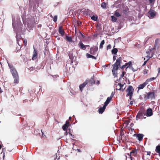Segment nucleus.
<instances>
[{
	"mask_svg": "<svg viewBox=\"0 0 160 160\" xmlns=\"http://www.w3.org/2000/svg\"><path fill=\"white\" fill-rule=\"evenodd\" d=\"M122 60L121 57H119L116 61V62L112 65L113 67L112 72L114 74L118 69L119 67L120 66V63Z\"/></svg>",
	"mask_w": 160,
	"mask_h": 160,
	"instance_id": "nucleus-1",
	"label": "nucleus"
},
{
	"mask_svg": "<svg viewBox=\"0 0 160 160\" xmlns=\"http://www.w3.org/2000/svg\"><path fill=\"white\" fill-rule=\"evenodd\" d=\"M144 97L145 100L150 99H152L155 98V93L154 92H149L147 93V95L144 94Z\"/></svg>",
	"mask_w": 160,
	"mask_h": 160,
	"instance_id": "nucleus-2",
	"label": "nucleus"
},
{
	"mask_svg": "<svg viewBox=\"0 0 160 160\" xmlns=\"http://www.w3.org/2000/svg\"><path fill=\"white\" fill-rule=\"evenodd\" d=\"M134 91V89L132 87L129 85L126 90V92H127L126 96H128V95H130V96L133 95Z\"/></svg>",
	"mask_w": 160,
	"mask_h": 160,
	"instance_id": "nucleus-3",
	"label": "nucleus"
},
{
	"mask_svg": "<svg viewBox=\"0 0 160 160\" xmlns=\"http://www.w3.org/2000/svg\"><path fill=\"white\" fill-rule=\"evenodd\" d=\"M98 50V47L97 46H93L90 48L89 52L90 53L93 55H95Z\"/></svg>",
	"mask_w": 160,
	"mask_h": 160,
	"instance_id": "nucleus-4",
	"label": "nucleus"
},
{
	"mask_svg": "<svg viewBox=\"0 0 160 160\" xmlns=\"http://www.w3.org/2000/svg\"><path fill=\"white\" fill-rule=\"evenodd\" d=\"M124 86V84H121V83H118L116 84V89L117 90H121L122 91H123L125 88H123V87Z\"/></svg>",
	"mask_w": 160,
	"mask_h": 160,
	"instance_id": "nucleus-5",
	"label": "nucleus"
},
{
	"mask_svg": "<svg viewBox=\"0 0 160 160\" xmlns=\"http://www.w3.org/2000/svg\"><path fill=\"white\" fill-rule=\"evenodd\" d=\"M143 115H145V114L143 112H139L136 116V120L142 119L143 118Z\"/></svg>",
	"mask_w": 160,
	"mask_h": 160,
	"instance_id": "nucleus-6",
	"label": "nucleus"
},
{
	"mask_svg": "<svg viewBox=\"0 0 160 160\" xmlns=\"http://www.w3.org/2000/svg\"><path fill=\"white\" fill-rule=\"evenodd\" d=\"M133 136H136L137 138H138V140L141 141L142 140L143 138L144 135L142 134L138 133L137 134H135L133 135Z\"/></svg>",
	"mask_w": 160,
	"mask_h": 160,
	"instance_id": "nucleus-7",
	"label": "nucleus"
},
{
	"mask_svg": "<svg viewBox=\"0 0 160 160\" xmlns=\"http://www.w3.org/2000/svg\"><path fill=\"white\" fill-rule=\"evenodd\" d=\"M34 51L33 53V55L32 58V60H34L36 59L38 56V52L35 49L34 47Z\"/></svg>",
	"mask_w": 160,
	"mask_h": 160,
	"instance_id": "nucleus-8",
	"label": "nucleus"
},
{
	"mask_svg": "<svg viewBox=\"0 0 160 160\" xmlns=\"http://www.w3.org/2000/svg\"><path fill=\"white\" fill-rule=\"evenodd\" d=\"M11 72L13 77L18 76L17 71L15 68L11 70Z\"/></svg>",
	"mask_w": 160,
	"mask_h": 160,
	"instance_id": "nucleus-9",
	"label": "nucleus"
},
{
	"mask_svg": "<svg viewBox=\"0 0 160 160\" xmlns=\"http://www.w3.org/2000/svg\"><path fill=\"white\" fill-rule=\"evenodd\" d=\"M86 82H87L89 86L92 85L93 84L95 83V81L93 78H92L89 80H86Z\"/></svg>",
	"mask_w": 160,
	"mask_h": 160,
	"instance_id": "nucleus-10",
	"label": "nucleus"
},
{
	"mask_svg": "<svg viewBox=\"0 0 160 160\" xmlns=\"http://www.w3.org/2000/svg\"><path fill=\"white\" fill-rule=\"evenodd\" d=\"M147 116L148 117L151 116L153 114L151 108H149L147 110Z\"/></svg>",
	"mask_w": 160,
	"mask_h": 160,
	"instance_id": "nucleus-11",
	"label": "nucleus"
},
{
	"mask_svg": "<svg viewBox=\"0 0 160 160\" xmlns=\"http://www.w3.org/2000/svg\"><path fill=\"white\" fill-rule=\"evenodd\" d=\"M112 98V96H110V97H108L105 102L104 103V105L106 106H107L108 105L110 101H111Z\"/></svg>",
	"mask_w": 160,
	"mask_h": 160,
	"instance_id": "nucleus-12",
	"label": "nucleus"
},
{
	"mask_svg": "<svg viewBox=\"0 0 160 160\" xmlns=\"http://www.w3.org/2000/svg\"><path fill=\"white\" fill-rule=\"evenodd\" d=\"M58 32L62 36H63L64 35L65 32L62 29V26L59 27Z\"/></svg>",
	"mask_w": 160,
	"mask_h": 160,
	"instance_id": "nucleus-13",
	"label": "nucleus"
},
{
	"mask_svg": "<svg viewBox=\"0 0 160 160\" xmlns=\"http://www.w3.org/2000/svg\"><path fill=\"white\" fill-rule=\"evenodd\" d=\"M79 47L80 48L83 50H86L85 48V45H84L82 42H80L78 44Z\"/></svg>",
	"mask_w": 160,
	"mask_h": 160,
	"instance_id": "nucleus-14",
	"label": "nucleus"
},
{
	"mask_svg": "<svg viewBox=\"0 0 160 160\" xmlns=\"http://www.w3.org/2000/svg\"><path fill=\"white\" fill-rule=\"evenodd\" d=\"M148 84L145 81V82H144L143 83L140 84L138 86V88L139 90L141 89H143L145 86H146Z\"/></svg>",
	"mask_w": 160,
	"mask_h": 160,
	"instance_id": "nucleus-15",
	"label": "nucleus"
},
{
	"mask_svg": "<svg viewBox=\"0 0 160 160\" xmlns=\"http://www.w3.org/2000/svg\"><path fill=\"white\" fill-rule=\"evenodd\" d=\"M87 84V82L86 81L84 82L82 84H80L79 85L80 90L81 92H82V91L83 88Z\"/></svg>",
	"mask_w": 160,
	"mask_h": 160,
	"instance_id": "nucleus-16",
	"label": "nucleus"
},
{
	"mask_svg": "<svg viewBox=\"0 0 160 160\" xmlns=\"http://www.w3.org/2000/svg\"><path fill=\"white\" fill-rule=\"evenodd\" d=\"M106 107V106L104 105L102 108H100L98 109L99 113L101 114L102 113L105 111Z\"/></svg>",
	"mask_w": 160,
	"mask_h": 160,
	"instance_id": "nucleus-17",
	"label": "nucleus"
},
{
	"mask_svg": "<svg viewBox=\"0 0 160 160\" xmlns=\"http://www.w3.org/2000/svg\"><path fill=\"white\" fill-rule=\"evenodd\" d=\"M155 151L158 154L160 157V145H158L156 147Z\"/></svg>",
	"mask_w": 160,
	"mask_h": 160,
	"instance_id": "nucleus-18",
	"label": "nucleus"
},
{
	"mask_svg": "<svg viewBox=\"0 0 160 160\" xmlns=\"http://www.w3.org/2000/svg\"><path fill=\"white\" fill-rule=\"evenodd\" d=\"M149 13L150 16L152 18H153L154 16H155L156 15L155 11H154L153 10H150L149 12Z\"/></svg>",
	"mask_w": 160,
	"mask_h": 160,
	"instance_id": "nucleus-19",
	"label": "nucleus"
},
{
	"mask_svg": "<svg viewBox=\"0 0 160 160\" xmlns=\"http://www.w3.org/2000/svg\"><path fill=\"white\" fill-rule=\"evenodd\" d=\"M13 78H14V83L15 84L18 83L19 82V76L13 77Z\"/></svg>",
	"mask_w": 160,
	"mask_h": 160,
	"instance_id": "nucleus-20",
	"label": "nucleus"
},
{
	"mask_svg": "<svg viewBox=\"0 0 160 160\" xmlns=\"http://www.w3.org/2000/svg\"><path fill=\"white\" fill-rule=\"evenodd\" d=\"M156 78L154 77L151 78L147 79L145 81L146 82L147 84H148L149 82L154 80L156 79Z\"/></svg>",
	"mask_w": 160,
	"mask_h": 160,
	"instance_id": "nucleus-21",
	"label": "nucleus"
},
{
	"mask_svg": "<svg viewBox=\"0 0 160 160\" xmlns=\"http://www.w3.org/2000/svg\"><path fill=\"white\" fill-rule=\"evenodd\" d=\"M86 56H87V57L88 58H92V59H96V58L95 57H94L91 54H90L88 53H87L86 54Z\"/></svg>",
	"mask_w": 160,
	"mask_h": 160,
	"instance_id": "nucleus-22",
	"label": "nucleus"
},
{
	"mask_svg": "<svg viewBox=\"0 0 160 160\" xmlns=\"http://www.w3.org/2000/svg\"><path fill=\"white\" fill-rule=\"evenodd\" d=\"M137 154V152L135 150H132L130 152L131 155L135 156Z\"/></svg>",
	"mask_w": 160,
	"mask_h": 160,
	"instance_id": "nucleus-23",
	"label": "nucleus"
},
{
	"mask_svg": "<svg viewBox=\"0 0 160 160\" xmlns=\"http://www.w3.org/2000/svg\"><path fill=\"white\" fill-rule=\"evenodd\" d=\"M7 63H8V66L10 69V70H11L15 68L12 64H11L10 63H9L8 61H7Z\"/></svg>",
	"mask_w": 160,
	"mask_h": 160,
	"instance_id": "nucleus-24",
	"label": "nucleus"
},
{
	"mask_svg": "<svg viewBox=\"0 0 160 160\" xmlns=\"http://www.w3.org/2000/svg\"><path fill=\"white\" fill-rule=\"evenodd\" d=\"M68 128V126L64 124L62 127V129L64 131H67V129Z\"/></svg>",
	"mask_w": 160,
	"mask_h": 160,
	"instance_id": "nucleus-25",
	"label": "nucleus"
},
{
	"mask_svg": "<svg viewBox=\"0 0 160 160\" xmlns=\"http://www.w3.org/2000/svg\"><path fill=\"white\" fill-rule=\"evenodd\" d=\"M118 51V49L116 48H113L112 50V54H116Z\"/></svg>",
	"mask_w": 160,
	"mask_h": 160,
	"instance_id": "nucleus-26",
	"label": "nucleus"
},
{
	"mask_svg": "<svg viewBox=\"0 0 160 160\" xmlns=\"http://www.w3.org/2000/svg\"><path fill=\"white\" fill-rule=\"evenodd\" d=\"M105 43V41L104 40H102L101 42L100 43V46H99V48H103V46Z\"/></svg>",
	"mask_w": 160,
	"mask_h": 160,
	"instance_id": "nucleus-27",
	"label": "nucleus"
},
{
	"mask_svg": "<svg viewBox=\"0 0 160 160\" xmlns=\"http://www.w3.org/2000/svg\"><path fill=\"white\" fill-rule=\"evenodd\" d=\"M101 7L103 9L106 8V3L105 2H103L101 4Z\"/></svg>",
	"mask_w": 160,
	"mask_h": 160,
	"instance_id": "nucleus-28",
	"label": "nucleus"
},
{
	"mask_svg": "<svg viewBox=\"0 0 160 160\" xmlns=\"http://www.w3.org/2000/svg\"><path fill=\"white\" fill-rule=\"evenodd\" d=\"M91 18L92 20L94 21H97L98 19V18L97 16L93 15L91 17Z\"/></svg>",
	"mask_w": 160,
	"mask_h": 160,
	"instance_id": "nucleus-29",
	"label": "nucleus"
},
{
	"mask_svg": "<svg viewBox=\"0 0 160 160\" xmlns=\"http://www.w3.org/2000/svg\"><path fill=\"white\" fill-rule=\"evenodd\" d=\"M114 15L117 17H119L121 16V14L118 11V10H116L115 12Z\"/></svg>",
	"mask_w": 160,
	"mask_h": 160,
	"instance_id": "nucleus-30",
	"label": "nucleus"
},
{
	"mask_svg": "<svg viewBox=\"0 0 160 160\" xmlns=\"http://www.w3.org/2000/svg\"><path fill=\"white\" fill-rule=\"evenodd\" d=\"M125 65L127 66H128L126 68V69L128 67L132 65V62L131 61H129L128 63H125Z\"/></svg>",
	"mask_w": 160,
	"mask_h": 160,
	"instance_id": "nucleus-31",
	"label": "nucleus"
},
{
	"mask_svg": "<svg viewBox=\"0 0 160 160\" xmlns=\"http://www.w3.org/2000/svg\"><path fill=\"white\" fill-rule=\"evenodd\" d=\"M67 40L69 42H72V39L71 37L66 36Z\"/></svg>",
	"mask_w": 160,
	"mask_h": 160,
	"instance_id": "nucleus-32",
	"label": "nucleus"
},
{
	"mask_svg": "<svg viewBox=\"0 0 160 160\" xmlns=\"http://www.w3.org/2000/svg\"><path fill=\"white\" fill-rule=\"evenodd\" d=\"M28 69L30 71H33L35 69V68L34 67H30L29 68H28Z\"/></svg>",
	"mask_w": 160,
	"mask_h": 160,
	"instance_id": "nucleus-33",
	"label": "nucleus"
},
{
	"mask_svg": "<svg viewBox=\"0 0 160 160\" xmlns=\"http://www.w3.org/2000/svg\"><path fill=\"white\" fill-rule=\"evenodd\" d=\"M111 17L112 21H116L117 20V18L113 16H112Z\"/></svg>",
	"mask_w": 160,
	"mask_h": 160,
	"instance_id": "nucleus-34",
	"label": "nucleus"
},
{
	"mask_svg": "<svg viewBox=\"0 0 160 160\" xmlns=\"http://www.w3.org/2000/svg\"><path fill=\"white\" fill-rule=\"evenodd\" d=\"M53 20L55 22H56L57 21V16H54V17L53 18Z\"/></svg>",
	"mask_w": 160,
	"mask_h": 160,
	"instance_id": "nucleus-35",
	"label": "nucleus"
},
{
	"mask_svg": "<svg viewBox=\"0 0 160 160\" xmlns=\"http://www.w3.org/2000/svg\"><path fill=\"white\" fill-rule=\"evenodd\" d=\"M111 46L110 44H109L107 46V50L110 49L111 48Z\"/></svg>",
	"mask_w": 160,
	"mask_h": 160,
	"instance_id": "nucleus-36",
	"label": "nucleus"
},
{
	"mask_svg": "<svg viewBox=\"0 0 160 160\" xmlns=\"http://www.w3.org/2000/svg\"><path fill=\"white\" fill-rule=\"evenodd\" d=\"M151 58V57H149V58H148V59H147L146 61H144V63H143V64L142 66L145 65H146V63H147V61H148V60H149V59L150 58Z\"/></svg>",
	"mask_w": 160,
	"mask_h": 160,
	"instance_id": "nucleus-37",
	"label": "nucleus"
},
{
	"mask_svg": "<svg viewBox=\"0 0 160 160\" xmlns=\"http://www.w3.org/2000/svg\"><path fill=\"white\" fill-rule=\"evenodd\" d=\"M148 70L146 69H144L143 71V73L144 74H146L148 73Z\"/></svg>",
	"mask_w": 160,
	"mask_h": 160,
	"instance_id": "nucleus-38",
	"label": "nucleus"
},
{
	"mask_svg": "<svg viewBox=\"0 0 160 160\" xmlns=\"http://www.w3.org/2000/svg\"><path fill=\"white\" fill-rule=\"evenodd\" d=\"M65 124L67 126H68V127H69V126L70 125L69 122L68 120L67 121H66V123Z\"/></svg>",
	"mask_w": 160,
	"mask_h": 160,
	"instance_id": "nucleus-39",
	"label": "nucleus"
},
{
	"mask_svg": "<svg viewBox=\"0 0 160 160\" xmlns=\"http://www.w3.org/2000/svg\"><path fill=\"white\" fill-rule=\"evenodd\" d=\"M126 72H125L123 71L122 72V74L121 75V77L122 78L124 77V74H125Z\"/></svg>",
	"mask_w": 160,
	"mask_h": 160,
	"instance_id": "nucleus-40",
	"label": "nucleus"
},
{
	"mask_svg": "<svg viewBox=\"0 0 160 160\" xmlns=\"http://www.w3.org/2000/svg\"><path fill=\"white\" fill-rule=\"evenodd\" d=\"M23 42L24 44V45L25 46H26L27 44V41L26 40H24L23 41Z\"/></svg>",
	"mask_w": 160,
	"mask_h": 160,
	"instance_id": "nucleus-41",
	"label": "nucleus"
},
{
	"mask_svg": "<svg viewBox=\"0 0 160 160\" xmlns=\"http://www.w3.org/2000/svg\"><path fill=\"white\" fill-rule=\"evenodd\" d=\"M128 102L130 103V104L132 105L133 104V101H129V100H128Z\"/></svg>",
	"mask_w": 160,
	"mask_h": 160,
	"instance_id": "nucleus-42",
	"label": "nucleus"
},
{
	"mask_svg": "<svg viewBox=\"0 0 160 160\" xmlns=\"http://www.w3.org/2000/svg\"><path fill=\"white\" fill-rule=\"evenodd\" d=\"M128 96H129V99H130V101H131L132 100V95H131V96H130V95H128Z\"/></svg>",
	"mask_w": 160,
	"mask_h": 160,
	"instance_id": "nucleus-43",
	"label": "nucleus"
},
{
	"mask_svg": "<svg viewBox=\"0 0 160 160\" xmlns=\"http://www.w3.org/2000/svg\"><path fill=\"white\" fill-rule=\"evenodd\" d=\"M126 66L125 65H125H124L122 66L121 68V69H123L124 68H125V67Z\"/></svg>",
	"mask_w": 160,
	"mask_h": 160,
	"instance_id": "nucleus-44",
	"label": "nucleus"
},
{
	"mask_svg": "<svg viewBox=\"0 0 160 160\" xmlns=\"http://www.w3.org/2000/svg\"><path fill=\"white\" fill-rule=\"evenodd\" d=\"M158 41H159V39H158V38H157V39L155 40V43H156V44H157V43H158Z\"/></svg>",
	"mask_w": 160,
	"mask_h": 160,
	"instance_id": "nucleus-45",
	"label": "nucleus"
},
{
	"mask_svg": "<svg viewBox=\"0 0 160 160\" xmlns=\"http://www.w3.org/2000/svg\"><path fill=\"white\" fill-rule=\"evenodd\" d=\"M113 60L114 61H115L116 59V58L115 56H113Z\"/></svg>",
	"mask_w": 160,
	"mask_h": 160,
	"instance_id": "nucleus-46",
	"label": "nucleus"
},
{
	"mask_svg": "<svg viewBox=\"0 0 160 160\" xmlns=\"http://www.w3.org/2000/svg\"><path fill=\"white\" fill-rule=\"evenodd\" d=\"M3 92L1 88H0V93H2Z\"/></svg>",
	"mask_w": 160,
	"mask_h": 160,
	"instance_id": "nucleus-47",
	"label": "nucleus"
},
{
	"mask_svg": "<svg viewBox=\"0 0 160 160\" xmlns=\"http://www.w3.org/2000/svg\"><path fill=\"white\" fill-rule=\"evenodd\" d=\"M89 45H85V48H86L87 47H89Z\"/></svg>",
	"mask_w": 160,
	"mask_h": 160,
	"instance_id": "nucleus-48",
	"label": "nucleus"
},
{
	"mask_svg": "<svg viewBox=\"0 0 160 160\" xmlns=\"http://www.w3.org/2000/svg\"><path fill=\"white\" fill-rule=\"evenodd\" d=\"M80 34L81 35V36H82V37H83V38H84V36L82 34V33H81V32H80Z\"/></svg>",
	"mask_w": 160,
	"mask_h": 160,
	"instance_id": "nucleus-49",
	"label": "nucleus"
},
{
	"mask_svg": "<svg viewBox=\"0 0 160 160\" xmlns=\"http://www.w3.org/2000/svg\"><path fill=\"white\" fill-rule=\"evenodd\" d=\"M158 72H160V68L158 69Z\"/></svg>",
	"mask_w": 160,
	"mask_h": 160,
	"instance_id": "nucleus-50",
	"label": "nucleus"
},
{
	"mask_svg": "<svg viewBox=\"0 0 160 160\" xmlns=\"http://www.w3.org/2000/svg\"><path fill=\"white\" fill-rule=\"evenodd\" d=\"M34 20H33V22H32V24L30 23V24H31V25H33L34 23Z\"/></svg>",
	"mask_w": 160,
	"mask_h": 160,
	"instance_id": "nucleus-51",
	"label": "nucleus"
},
{
	"mask_svg": "<svg viewBox=\"0 0 160 160\" xmlns=\"http://www.w3.org/2000/svg\"><path fill=\"white\" fill-rule=\"evenodd\" d=\"M77 150H78V151L79 152H81V150H80V149H78Z\"/></svg>",
	"mask_w": 160,
	"mask_h": 160,
	"instance_id": "nucleus-52",
	"label": "nucleus"
},
{
	"mask_svg": "<svg viewBox=\"0 0 160 160\" xmlns=\"http://www.w3.org/2000/svg\"><path fill=\"white\" fill-rule=\"evenodd\" d=\"M149 1L150 3H151L152 2V0H149Z\"/></svg>",
	"mask_w": 160,
	"mask_h": 160,
	"instance_id": "nucleus-53",
	"label": "nucleus"
},
{
	"mask_svg": "<svg viewBox=\"0 0 160 160\" xmlns=\"http://www.w3.org/2000/svg\"><path fill=\"white\" fill-rule=\"evenodd\" d=\"M131 160H133L132 158L131 157H130Z\"/></svg>",
	"mask_w": 160,
	"mask_h": 160,
	"instance_id": "nucleus-54",
	"label": "nucleus"
},
{
	"mask_svg": "<svg viewBox=\"0 0 160 160\" xmlns=\"http://www.w3.org/2000/svg\"><path fill=\"white\" fill-rule=\"evenodd\" d=\"M150 57L149 56H147V58L148 59V58L149 57ZM151 58L152 57H151Z\"/></svg>",
	"mask_w": 160,
	"mask_h": 160,
	"instance_id": "nucleus-55",
	"label": "nucleus"
},
{
	"mask_svg": "<svg viewBox=\"0 0 160 160\" xmlns=\"http://www.w3.org/2000/svg\"><path fill=\"white\" fill-rule=\"evenodd\" d=\"M71 119V117H69V120H70Z\"/></svg>",
	"mask_w": 160,
	"mask_h": 160,
	"instance_id": "nucleus-56",
	"label": "nucleus"
},
{
	"mask_svg": "<svg viewBox=\"0 0 160 160\" xmlns=\"http://www.w3.org/2000/svg\"><path fill=\"white\" fill-rule=\"evenodd\" d=\"M97 83L98 84L99 83V81H98Z\"/></svg>",
	"mask_w": 160,
	"mask_h": 160,
	"instance_id": "nucleus-57",
	"label": "nucleus"
},
{
	"mask_svg": "<svg viewBox=\"0 0 160 160\" xmlns=\"http://www.w3.org/2000/svg\"><path fill=\"white\" fill-rule=\"evenodd\" d=\"M118 83H118L117 82H116V83L115 84V85L116 86V84H118Z\"/></svg>",
	"mask_w": 160,
	"mask_h": 160,
	"instance_id": "nucleus-58",
	"label": "nucleus"
},
{
	"mask_svg": "<svg viewBox=\"0 0 160 160\" xmlns=\"http://www.w3.org/2000/svg\"><path fill=\"white\" fill-rule=\"evenodd\" d=\"M66 131V132H65V133L66 134V135H67V131Z\"/></svg>",
	"mask_w": 160,
	"mask_h": 160,
	"instance_id": "nucleus-59",
	"label": "nucleus"
},
{
	"mask_svg": "<svg viewBox=\"0 0 160 160\" xmlns=\"http://www.w3.org/2000/svg\"><path fill=\"white\" fill-rule=\"evenodd\" d=\"M2 148L1 145L0 144V149H1Z\"/></svg>",
	"mask_w": 160,
	"mask_h": 160,
	"instance_id": "nucleus-60",
	"label": "nucleus"
},
{
	"mask_svg": "<svg viewBox=\"0 0 160 160\" xmlns=\"http://www.w3.org/2000/svg\"><path fill=\"white\" fill-rule=\"evenodd\" d=\"M70 134H71V136H73V135L72 134L70 133Z\"/></svg>",
	"mask_w": 160,
	"mask_h": 160,
	"instance_id": "nucleus-61",
	"label": "nucleus"
},
{
	"mask_svg": "<svg viewBox=\"0 0 160 160\" xmlns=\"http://www.w3.org/2000/svg\"><path fill=\"white\" fill-rule=\"evenodd\" d=\"M41 131H42V133L43 134V132H42V130H41Z\"/></svg>",
	"mask_w": 160,
	"mask_h": 160,
	"instance_id": "nucleus-62",
	"label": "nucleus"
},
{
	"mask_svg": "<svg viewBox=\"0 0 160 160\" xmlns=\"http://www.w3.org/2000/svg\"><path fill=\"white\" fill-rule=\"evenodd\" d=\"M149 52V51L148 52H147V53H148Z\"/></svg>",
	"mask_w": 160,
	"mask_h": 160,
	"instance_id": "nucleus-63",
	"label": "nucleus"
},
{
	"mask_svg": "<svg viewBox=\"0 0 160 160\" xmlns=\"http://www.w3.org/2000/svg\"><path fill=\"white\" fill-rule=\"evenodd\" d=\"M144 60H145V58H144Z\"/></svg>",
	"mask_w": 160,
	"mask_h": 160,
	"instance_id": "nucleus-64",
	"label": "nucleus"
}]
</instances>
